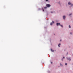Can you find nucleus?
I'll return each instance as SVG.
<instances>
[{
  "label": "nucleus",
  "mask_w": 73,
  "mask_h": 73,
  "mask_svg": "<svg viewBox=\"0 0 73 73\" xmlns=\"http://www.w3.org/2000/svg\"><path fill=\"white\" fill-rule=\"evenodd\" d=\"M46 5L47 7H50V5L49 4H46Z\"/></svg>",
  "instance_id": "obj_1"
},
{
  "label": "nucleus",
  "mask_w": 73,
  "mask_h": 73,
  "mask_svg": "<svg viewBox=\"0 0 73 73\" xmlns=\"http://www.w3.org/2000/svg\"><path fill=\"white\" fill-rule=\"evenodd\" d=\"M56 25H57V26H58V25H59L61 26V25H60V23H56Z\"/></svg>",
  "instance_id": "obj_2"
},
{
  "label": "nucleus",
  "mask_w": 73,
  "mask_h": 73,
  "mask_svg": "<svg viewBox=\"0 0 73 73\" xmlns=\"http://www.w3.org/2000/svg\"><path fill=\"white\" fill-rule=\"evenodd\" d=\"M67 60H69L70 61L71 60V59H70V58H67Z\"/></svg>",
  "instance_id": "obj_3"
},
{
  "label": "nucleus",
  "mask_w": 73,
  "mask_h": 73,
  "mask_svg": "<svg viewBox=\"0 0 73 73\" xmlns=\"http://www.w3.org/2000/svg\"><path fill=\"white\" fill-rule=\"evenodd\" d=\"M63 18L64 20H65V16H63Z\"/></svg>",
  "instance_id": "obj_4"
},
{
  "label": "nucleus",
  "mask_w": 73,
  "mask_h": 73,
  "mask_svg": "<svg viewBox=\"0 0 73 73\" xmlns=\"http://www.w3.org/2000/svg\"><path fill=\"white\" fill-rule=\"evenodd\" d=\"M51 52H54V50H53L52 49H51Z\"/></svg>",
  "instance_id": "obj_5"
},
{
  "label": "nucleus",
  "mask_w": 73,
  "mask_h": 73,
  "mask_svg": "<svg viewBox=\"0 0 73 73\" xmlns=\"http://www.w3.org/2000/svg\"><path fill=\"white\" fill-rule=\"evenodd\" d=\"M68 5H70L71 4V3H70V2H69L68 3Z\"/></svg>",
  "instance_id": "obj_6"
},
{
  "label": "nucleus",
  "mask_w": 73,
  "mask_h": 73,
  "mask_svg": "<svg viewBox=\"0 0 73 73\" xmlns=\"http://www.w3.org/2000/svg\"><path fill=\"white\" fill-rule=\"evenodd\" d=\"M60 45H61L60 44H59L58 45V46H59V47H60Z\"/></svg>",
  "instance_id": "obj_7"
},
{
  "label": "nucleus",
  "mask_w": 73,
  "mask_h": 73,
  "mask_svg": "<svg viewBox=\"0 0 73 73\" xmlns=\"http://www.w3.org/2000/svg\"><path fill=\"white\" fill-rule=\"evenodd\" d=\"M52 24H53V23H51L50 24V25H52Z\"/></svg>",
  "instance_id": "obj_8"
},
{
  "label": "nucleus",
  "mask_w": 73,
  "mask_h": 73,
  "mask_svg": "<svg viewBox=\"0 0 73 73\" xmlns=\"http://www.w3.org/2000/svg\"><path fill=\"white\" fill-rule=\"evenodd\" d=\"M69 28H71V27H70V25H69Z\"/></svg>",
  "instance_id": "obj_9"
},
{
  "label": "nucleus",
  "mask_w": 73,
  "mask_h": 73,
  "mask_svg": "<svg viewBox=\"0 0 73 73\" xmlns=\"http://www.w3.org/2000/svg\"><path fill=\"white\" fill-rule=\"evenodd\" d=\"M60 26H61V27H62V28H63V26H62V25H60Z\"/></svg>",
  "instance_id": "obj_10"
},
{
  "label": "nucleus",
  "mask_w": 73,
  "mask_h": 73,
  "mask_svg": "<svg viewBox=\"0 0 73 73\" xmlns=\"http://www.w3.org/2000/svg\"><path fill=\"white\" fill-rule=\"evenodd\" d=\"M47 8V7H44V9H46Z\"/></svg>",
  "instance_id": "obj_11"
},
{
  "label": "nucleus",
  "mask_w": 73,
  "mask_h": 73,
  "mask_svg": "<svg viewBox=\"0 0 73 73\" xmlns=\"http://www.w3.org/2000/svg\"><path fill=\"white\" fill-rule=\"evenodd\" d=\"M52 23H53V24L54 23V21H52Z\"/></svg>",
  "instance_id": "obj_12"
},
{
  "label": "nucleus",
  "mask_w": 73,
  "mask_h": 73,
  "mask_svg": "<svg viewBox=\"0 0 73 73\" xmlns=\"http://www.w3.org/2000/svg\"><path fill=\"white\" fill-rule=\"evenodd\" d=\"M60 66H62V64H61L60 63Z\"/></svg>",
  "instance_id": "obj_13"
},
{
  "label": "nucleus",
  "mask_w": 73,
  "mask_h": 73,
  "mask_svg": "<svg viewBox=\"0 0 73 73\" xmlns=\"http://www.w3.org/2000/svg\"><path fill=\"white\" fill-rule=\"evenodd\" d=\"M70 15H72V14H70L69 15V16H70Z\"/></svg>",
  "instance_id": "obj_14"
},
{
  "label": "nucleus",
  "mask_w": 73,
  "mask_h": 73,
  "mask_svg": "<svg viewBox=\"0 0 73 73\" xmlns=\"http://www.w3.org/2000/svg\"><path fill=\"white\" fill-rule=\"evenodd\" d=\"M46 1H48V0H46Z\"/></svg>",
  "instance_id": "obj_15"
},
{
  "label": "nucleus",
  "mask_w": 73,
  "mask_h": 73,
  "mask_svg": "<svg viewBox=\"0 0 73 73\" xmlns=\"http://www.w3.org/2000/svg\"><path fill=\"white\" fill-rule=\"evenodd\" d=\"M65 65H67V63H66Z\"/></svg>",
  "instance_id": "obj_16"
},
{
  "label": "nucleus",
  "mask_w": 73,
  "mask_h": 73,
  "mask_svg": "<svg viewBox=\"0 0 73 73\" xmlns=\"http://www.w3.org/2000/svg\"><path fill=\"white\" fill-rule=\"evenodd\" d=\"M62 61H63V58H62Z\"/></svg>",
  "instance_id": "obj_17"
},
{
  "label": "nucleus",
  "mask_w": 73,
  "mask_h": 73,
  "mask_svg": "<svg viewBox=\"0 0 73 73\" xmlns=\"http://www.w3.org/2000/svg\"><path fill=\"white\" fill-rule=\"evenodd\" d=\"M63 58H65V57H63Z\"/></svg>",
  "instance_id": "obj_18"
},
{
  "label": "nucleus",
  "mask_w": 73,
  "mask_h": 73,
  "mask_svg": "<svg viewBox=\"0 0 73 73\" xmlns=\"http://www.w3.org/2000/svg\"><path fill=\"white\" fill-rule=\"evenodd\" d=\"M52 63H52V62H51V64H52Z\"/></svg>",
  "instance_id": "obj_19"
},
{
  "label": "nucleus",
  "mask_w": 73,
  "mask_h": 73,
  "mask_svg": "<svg viewBox=\"0 0 73 73\" xmlns=\"http://www.w3.org/2000/svg\"><path fill=\"white\" fill-rule=\"evenodd\" d=\"M70 34H71V35H72V33H70Z\"/></svg>",
  "instance_id": "obj_20"
},
{
  "label": "nucleus",
  "mask_w": 73,
  "mask_h": 73,
  "mask_svg": "<svg viewBox=\"0 0 73 73\" xmlns=\"http://www.w3.org/2000/svg\"><path fill=\"white\" fill-rule=\"evenodd\" d=\"M43 11H44V9H43Z\"/></svg>",
  "instance_id": "obj_21"
},
{
  "label": "nucleus",
  "mask_w": 73,
  "mask_h": 73,
  "mask_svg": "<svg viewBox=\"0 0 73 73\" xmlns=\"http://www.w3.org/2000/svg\"><path fill=\"white\" fill-rule=\"evenodd\" d=\"M51 13H53L52 12H51Z\"/></svg>",
  "instance_id": "obj_22"
},
{
  "label": "nucleus",
  "mask_w": 73,
  "mask_h": 73,
  "mask_svg": "<svg viewBox=\"0 0 73 73\" xmlns=\"http://www.w3.org/2000/svg\"><path fill=\"white\" fill-rule=\"evenodd\" d=\"M55 51L56 52V50H55Z\"/></svg>",
  "instance_id": "obj_23"
},
{
  "label": "nucleus",
  "mask_w": 73,
  "mask_h": 73,
  "mask_svg": "<svg viewBox=\"0 0 73 73\" xmlns=\"http://www.w3.org/2000/svg\"><path fill=\"white\" fill-rule=\"evenodd\" d=\"M72 5H71V6Z\"/></svg>",
  "instance_id": "obj_24"
},
{
  "label": "nucleus",
  "mask_w": 73,
  "mask_h": 73,
  "mask_svg": "<svg viewBox=\"0 0 73 73\" xmlns=\"http://www.w3.org/2000/svg\"><path fill=\"white\" fill-rule=\"evenodd\" d=\"M59 67H60V66H59Z\"/></svg>",
  "instance_id": "obj_25"
}]
</instances>
